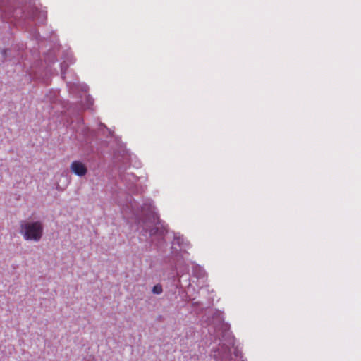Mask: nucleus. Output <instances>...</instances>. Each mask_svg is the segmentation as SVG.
Listing matches in <instances>:
<instances>
[{"label": "nucleus", "mask_w": 361, "mask_h": 361, "mask_svg": "<svg viewBox=\"0 0 361 361\" xmlns=\"http://www.w3.org/2000/svg\"><path fill=\"white\" fill-rule=\"evenodd\" d=\"M20 232L26 240L39 241L43 233V226L41 222H28L22 224Z\"/></svg>", "instance_id": "f257e3e1"}, {"label": "nucleus", "mask_w": 361, "mask_h": 361, "mask_svg": "<svg viewBox=\"0 0 361 361\" xmlns=\"http://www.w3.org/2000/svg\"><path fill=\"white\" fill-rule=\"evenodd\" d=\"M70 168L73 173L79 176H83L87 172L85 165L79 161H73Z\"/></svg>", "instance_id": "f03ea898"}, {"label": "nucleus", "mask_w": 361, "mask_h": 361, "mask_svg": "<svg viewBox=\"0 0 361 361\" xmlns=\"http://www.w3.org/2000/svg\"><path fill=\"white\" fill-rule=\"evenodd\" d=\"M162 291V286L159 284L155 285L152 288V292L154 294H160Z\"/></svg>", "instance_id": "7ed1b4c3"}]
</instances>
